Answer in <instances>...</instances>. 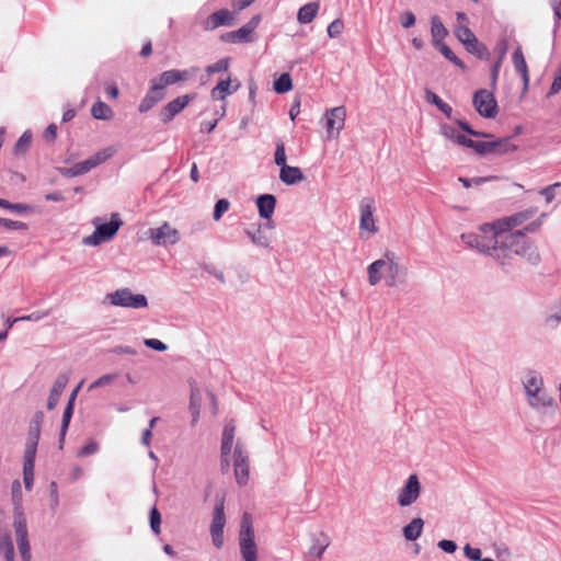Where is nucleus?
<instances>
[{
  "instance_id": "f257e3e1",
  "label": "nucleus",
  "mask_w": 561,
  "mask_h": 561,
  "mask_svg": "<svg viewBox=\"0 0 561 561\" xmlns=\"http://www.w3.org/2000/svg\"><path fill=\"white\" fill-rule=\"evenodd\" d=\"M537 209H526L511 216L500 218L480 227L479 233H463L462 241L471 248L488 253L504 264L514 255H526L536 261L538 254L531 249L524 231L534 232L541 226V219H534Z\"/></svg>"
},
{
  "instance_id": "f03ea898",
  "label": "nucleus",
  "mask_w": 561,
  "mask_h": 561,
  "mask_svg": "<svg viewBox=\"0 0 561 561\" xmlns=\"http://www.w3.org/2000/svg\"><path fill=\"white\" fill-rule=\"evenodd\" d=\"M239 546L244 561H256L257 547L254 540L252 516L249 513H244L242 515L239 533Z\"/></svg>"
},
{
  "instance_id": "7ed1b4c3",
  "label": "nucleus",
  "mask_w": 561,
  "mask_h": 561,
  "mask_svg": "<svg viewBox=\"0 0 561 561\" xmlns=\"http://www.w3.org/2000/svg\"><path fill=\"white\" fill-rule=\"evenodd\" d=\"M398 273V265L392 260H377L368 266V282L374 286L385 279L388 286H394Z\"/></svg>"
},
{
  "instance_id": "20e7f679",
  "label": "nucleus",
  "mask_w": 561,
  "mask_h": 561,
  "mask_svg": "<svg viewBox=\"0 0 561 561\" xmlns=\"http://www.w3.org/2000/svg\"><path fill=\"white\" fill-rule=\"evenodd\" d=\"M181 77L174 72H163V75L152 82L150 91L139 104V111L146 113L151 110L164 96V89L167 85L172 84L180 80Z\"/></svg>"
},
{
  "instance_id": "39448f33",
  "label": "nucleus",
  "mask_w": 561,
  "mask_h": 561,
  "mask_svg": "<svg viewBox=\"0 0 561 561\" xmlns=\"http://www.w3.org/2000/svg\"><path fill=\"white\" fill-rule=\"evenodd\" d=\"M93 225L95 226V231L91 236L83 238V243L87 245H99L111 240L122 226V221L118 219L117 214H114L110 222L101 224L100 218H95Z\"/></svg>"
},
{
  "instance_id": "423d86ee",
  "label": "nucleus",
  "mask_w": 561,
  "mask_h": 561,
  "mask_svg": "<svg viewBox=\"0 0 561 561\" xmlns=\"http://www.w3.org/2000/svg\"><path fill=\"white\" fill-rule=\"evenodd\" d=\"M456 124L457 125L444 124L442 126V134L446 138L455 141L456 144H458L460 146H465V147L469 146V142L471 139L467 136V134L472 135V136L492 137L491 135L480 134V133L473 130L470 127V125L466 122L457 121Z\"/></svg>"
},
{
  "instance_id": "0eeeda50",
  "label": "nucleus",
  "mask_w": 561,
  "mask_h": 561,
  "mask_svg": "<svg viewBox=\"0 0 561 561\" xmlns=\"http://www.w3.org/2000/svg\"><path fill=\"white\" fill-rule=\"evenodd\" d=\"M346 110L344 106L329 108L324 113V127L328 138L336 139L344 128Z\"/></svg>"
},
{
  "instance_id": "6e6552de",
  "label": "nucleus",
  "mask_w": 561,
  "mask_h": 561,
  "mask_svg": "<svg viewBox=\"0 0 561 561\" xmlns=\"http://www.w3.org/2000/svg\"><path fill=\"white\" fill-rule=\"evenodd\" d=\"M473 105L477 112L485 118H494L499 113L497 102L488 90H479L474 93Z\"/></svg>"
},
{
  "instance_id": "1a4fd4ad",
  "label": "nucleus",
  "mask_w": 561,
  "mask_h": 561,
  "mask_svg": "<svg viewBox=\"0 0 561 561\" xmlns=\"http://www.w3.org/2000/svg\"><path fill=\"white\" fill-rule=\"evenodd\" d=\"M232 458L236 481L239 485H245L250 478L249 458L240 443L236 444Z\"/></svg>"
},
{
  "instance_id": "9d476101",
  "label": "nucleus",
  "mask_w": 561,
  "mask_h": 561,
  "mask_svg": "<svg viewBox=\"0 0 561 561\" xmlns=\"http://www.w3.org/2000/svg\"><path fill=\"white\" fill-rule=\"evenodd\" d=\"M148 236L156 245L175 244L180 240V232L169 222H163L160 227L148 230Z\"/></svg>"
},
{
  "instance_id": "9b49d317",
  "label": "nucleus",
  "mask_w": 561,
  "mask_h": 561,
  "mask_svg": "<svg viewBox=\"0 0 561 561\" xmlns=\"http://www.w3.org/2000/svg\"><path fill=\"white\" fill-rule=\"evenodd\" d=\"M14 528L18 548L23 561H31V549L27 538L26 520L21 512L15 513Z\"/></svg>"
},
{
  "instance_id": "f8f14e48",
  "label": "nucleus",
  "mask_w": 561,
  "mask_h": 561,
  "mask_svg": "<svg viewBox=\"0 0 561 561\" xmlns=\"http://www.w3.org/2000/svg\"><path fill=\"white\" fill-rule=\"evenodd\" d=\"M108 299L112 305L130 307V308H144L147 306V299L144 295H134L129 289L124 288L116 290L108 295Z\"/></svg>"
},
{
  "instance_id": "ddd939ff",
  "label": "nucleus",
  "mask_w": 561,
  "mask_h": 561,
  "mask_svg": "<svg viewBox=\"0 0 561 561\" xmlns=\"http://www.w3.org/2000/svg\"><path fill=\"white\" fill-rule=\"evenodd\" d=\"M114 153L112 148L103 149L89 159L73 164L68 173L72 176L81 175L111 158Z\"/></svg>"
},
{
  "instance_id": "4468645a",
  "label": "nucleus",
  "mask_w": 561,
  "mask_h": 561,
  "mask_svg": "<svg viewBox=\"0 0 561 561\" xmlns=\"http://www.w3.org/2000/svg\"><path fill=\"white\" fill-rule=\"evenodd\" d=\"M226 524L224 502L220 501L216 504L213 520L210 524V535L213 543L217 548H221L224 545V527Z\"/></svg>"
},
{
  "instance_id": "2eb2a0df",
  "label": "nucleus",
  "mask_w": 561,
  "mask_h": 561,
  "mask_svg": "<svg viewBox=\"0 0 561 561\" xmlns=\"http://www.w3.org/2000/svg\"><path fill=\"white\" fill-rule=\"evenodd\" d=\"M375 202L373 198H363L359 205L360 220L359 228L366 231L369 236L377 232V226L374 218Z\"/></svg>"
},
{
  "instance_id": "dca6fc26",
  "label": "nucleus",
  "mask_w": 561,
  "mask_h": 561,
  "mask_svg": "<svg viewBox=\"0 0 561 561\" xmlns=\"http://www.w3.org/2000/svg\"><path fill=\"white\" fill-rule=\"evenodd\" d=\"M234 23V12L228 9H220L206 18L203 27L205 31H214L220 26H232Z\"/></svg>"
},
{
  "instance_id": "f3484780",
  "label": "nucleus",
  "mask_w": 561,
  "mask_h": 561,
  "mask_svg": "<svg viewBox=\"0 0 561 561\" xmlns=\"http://www.w3.org/2000/svg\"><path fill=\"white\" fill-rule=\"evenodd\" d=\"M421 493V484L415 474L409 477L407 483L399 491L398 503L401 506H409L414 503Z\"/></svg>"
},
{
  "instance_id": "a211bd4d",
  "label": "nucleus",
  "mask_w": 561,
  "mask_h": 561,
  "mask_svg": "<svg viewBox=\"0 0 561 561\" xmlns=\"http://www.w3.org/2000/svg\"><path fill=\"white\" fill-rule=\"evenodd\" d=\"M195 94H186L169 102L161 111V119L164 123L172 121L176 114L183 111L186 105L195 99Z\"/></svg>"
},
{
  "instance_id": "6ab92c4d",
  "label": "nucleus",
  "mask_w": 561,
  "mask_h": 561,
  "mask_svg": "<svg viewBox=\"0 0 561 561\" xmlns=\"http://www.w3.org/2000/svg\"><path fill=\"white\" fill-rule=\"evenodd\" d=\"M236 427L232 422L225 425L221 438V463L222 467H229L230 454L233 447Z\"/></svg>"
},
{
  "instance_id": "aec40b11",
  "label": "nucleus",
  "mask_w": 561,
  "mask_h": 561,
  "mask_svg": "<svg viewBox=\"0 0 561 561\" xmlns=\"http://www.w3.org/2000/svg\"><path fill=\"white\" fill-rule=\"evenodd\" d=\"M36 453V442L32 440L27 444L24 459V483L26 489H31L34 481V459Z\"/></svg>"
},
{
  "instance_id": "412c9836",
  "label": "nucleus",
  "mask_w": 561,
  "mask_h": 561,
  "mask_svg": "<svg viewBox=\"0 0 561 561\" xmlns=\"http://www.w3.org/2000/svg\"><path fill=\"white\" fill-rule=\"evenodd\" d=\"M238 88L239 82L237 80H231L229 77L227 79H221L213 89L211 98L214 100H224L227 95L236 92Z\"/></svg>"
},
{
  "instance_id": "4be33fe9",
  "label": "nucleus",
  "mask_w": 561,
  "mask_h": 561,
  "mask_svg": "<svg viewBox=\"0 0 561 561\" xmlns=\"http://www.w3.org/2000/svg\"><path fill=\"white\" fill-rule=\"evenodd\" d=\"M259 214L264 219H270L275 210L276 198L271 194L259 196L256 201Z\"/></svg>"
},
{
  "instance_id": "5701e85b",
  "label": "nucleus",
  "mask_w": 561,
  "mask_h": 561,
  "mask_svg": "<svg viewBox=\"0 0 561 561\" xmlns=\"http://www.w3.org/2000/svg\"><path fill=\"white\" fill-rule=\"evenodd\" d=\"M279 179L287 185H293L304 179L302 172L298 167L283 165L279 172Z\"/></svg>"
},
{
  "instance_id": "b1692460",
  "label": "nucleus",
  "mask_w": 561,
  "mask_h": 561,
  "mask_svg": "<svg viewBox=\"0 0 561 561\" xmlns=\"http://www.w3.org/2000/svg\"><path fill=\"white\" fill-rule=\"evenodd\" d=\"M528 401L533 408L543 409L547 407H551L554 401L553 398L548 396L543 389L538 391L528 392Z\"/></svg>"
},
{
  "instance_id": "393cba45",
  "label": "nucleus",
  "mask_w": 561,
  "mask_h": 561,
  "mask_svg": "<svg viewBox=\"0 0 561 561\" xmlns=\"http://www.w3.org/2000/svg\"><path fill=\"white\" fill-rule=\"evenodd\" d=\"M68 382V377L66 375H59L55 380L53 389L50 391V396L48 398L47 407L48 409H54Z\"/></svg>"
},
{
  "instance_id": "a878e982",
  "label": "nucleus",
  "mask_w": 561,
  "mask_h": 561,
  "mask_svg": "<svg viewBox=\"0 0 561 561\" xmlns=\"http://www.w3.org/2000/svg\"><path fill=\"white\" fill-rule=\"evenodd\" d=\"M320 4L318 2H309L302 5L297 14V20L301 24H308L313 21L319 11Z\"/></svg>"
},
{
  "instance_id": "bb28decb",
  "label": "nucleus",
  "mask_w": 561,
  "mask_h": 561,
  "mask_svg": "<svg viewBox=\"0 0 561 561\" xmlns=\"http://www.w3.org/2000/svg\"><path fill=\"white\" fill-rule=\"evenodd\" d=\"M220 39L225 43H249L252 41L249 31L242 26L239 30L225 33L220 36Z\"/></svg>"
},
{
  "instance_id": "cd10ccee",
  "label": "nucleus",
  "mask_w": 561,
  "mask_h": 561,
  "mask_svg": "<svg viewBox=\"0 0 561 561\" xmlns=\"http://www.w3.org/2000/svg\"><path fill=\"white\" fill-rule=\"evenodd\" d=\"M431 33L434 46L438 43H443V39L447 36L448 32L440 19L436 15L431 19Z\"/></svg>"
},
{
  "instance_id": "c85d7f7f",
  "label": "nucleus",
  "mask_w": 561,
  "mask_h": 561,
  "mask_svg": "<svg viewBox=\"0 0 561 561\" xmlns=\"http://www.w3.org/2000/svg\"><path fill=\"white\" fill-rule=\"evenodd\" d=\"M493 153L505 154L514 152L517 146L512 142L511 138H499L492 140Z\"/></svg>"
},
{
  "instance_id": "c756f323",
  "label": "nucleus",
  "mask_w": 561,
  "mask_h": 561,
  "mask_svg": "<svg viewBox=\"0 0 561 561\" xmlns=\"http://www.w3.org/2000/svg\"><path fill=\"white\" fill-rule=\"evenodd\" d=\"M423 520L421 518H414L410 524L403 528V535L407 540H415L420 537L423 529Z\"/></svg>"
},
{
  "instance_id": "7c9ffc66",
  "label": "nucleus",
  "mask_w": 561,
  "mask_h": 561,
  "mask_svg": "<svg viewBox=\"0 0 561 561\" xmlns=\"http://www.w3.org/2000/svg\"><path fill=\"white\" fill-rule=\"evenodd\" d=\"M91 114L96 119H110L113 116V111L104 102H96L91 108Z\"/></svg>"
},
{
  "instance_id": "2f4dec72",
  "label": "nucleus",
  "mask_w": 561,
  "mask_h": 561,
  "mask_svg": "<svg viewBox=\"0 0 561 561\" xmlns=\"http://www.w3.org/2000/svg\"><path fill=\"white\" fill-rule=\"evenodd\" d=\"M465 46L470 54L477 55L480 59L488 58L489 56L486 47L476 36L470 42H467Z\"/></svg>"
},
{
  "instance_id": "473e14b6",
  "label": "nucleus",
  "mask_w": 561,
  "mask_h": 561,
  "mask_svg": "<svg viewBox=\"0 0 561 561\" xmlns=\"http://www.w3.org/2000/svg\"><path fill=\"white\" fill-rule=\"evenodd\" d=\"M0 554H3L5 561H14V548L8 535H0Z\"/></svg>"
},
{
  "instance_id": "72a5a7b5",
  "label": "nucleus",
  "mask_w": 561,
  "mask_h": 561,
  "mask_svg": "<svg viewBox=\"0 0 561 561\" xmlns=\"http://www.w3.org/2000/svg\"><path fill=\"white\" fill-rule=\"evenodd\" d=\"M426 100L435 104L447 117L451 115V107L432 91H426Z\"/></svg>"
},
{
  "instance_id": "f704fd0d",
  "label": "nucleus",
  "mask_w": 561,
  "mask_h": 561,
  "mask_svg": "<svg viewBox=\"0 0 561 561\" xmlns=\"http://www.w3.org/2000/svg\"><path fill=\"white\" fill-rule=\"evenodd\" d=\"M524 385L527 393L531 391L535 392L542 389V379L541 377L530 373L525 377Z\"/></svg>"
},
{
  "instance_id": "c9c22d12",
  "label": "nucleus",
  "mask_w": 561,
  "mask_h": 561,
  "mask_svg": "<svg viewBox=\"0 0 561 561\" xmlns=\"http://www.w3.org/2000/svg\"><path fill=\"white\" fill-rule=\"evenodd\" d=\"M435 48L442 53V55L454 62L457 67L462 68L463 65L461 60L454 54V51L443 42L435 45Z\"/></svg>"
},
{
  "instance_id": "e433bc0d",
  "label": "nucleus",
  "mask_w": 561,
  "mask_h": 561,
  "mask_svg": "<svg viewBox=\"0 0 561 561\" xmlns=\"http://www.w3.org/2000/svg\"><path fill=\"white\" fill-rule=\"evenodd\" d=\"M468 148L474 149L480 154L493 153L492 140L476 141L471 139Z\"/></svg>"
},
{
  "instance_id": "4c0bfd02",
  "label": "nucleus",
  "mask_w": 561,
  "mask_h": 561,
  "mask_svg": "<svg viewBox=\"0 0 561 561\" xmlns=\"http://www.w3.org/2000/svg\"><path fill=\"white\" fill-rule=\"evenodd\" d=\"M291 87V79L288 72H283V75L274 83V89L277 93H285L289 91Z\"/></svg>"
},
{
  "instance_id": "58836bf2",
  "label": "nucleus",
  "mask_w": 561,
  "mask_h": 561,
  "mask_svg": "<svg viewBox=\"0 0 561 561\" xmlns=\"http://www.w3.org/2000/svg\"><path fill=\"white\" fill-rule=\"evenodd\" d=\"M0 207H2L4 209L12 210V211H16V213H27V211L32 210L31 206H28L26 204H20V203L13 204L3 198H0Z\"/></svg>"
},
{
  "instance_id": "ea45409f",
  "label": "nucleus",
  "mask_w": 561,
  "mask_h": 561,
  "mask_svg": "<svg viewBox=\"0 0 561 561\" xmlns=\"http://www.w3.org/2000/svg\"><path fill=\"white\" fill-rule=\"evenodd\" d=\"M455 34L463 45L467 42H470V39H473V37L476 36L474 33L468 26L463 25L457 26L455 30Z\"/></svg>"
},
{
  "instance_id": "a19ab883",
  "label": "nucleus",
  "mask_w": 561,
  "mask_h": 561,
  "mask_svg": "<svg viewBox=\"0 0 561 561\" xmlns=\"http://www.w3.org/2000/svg\"><path fill=\"white\" fill-rule=\"evenodd\" d=\"M32 142V134L30 131H25L15 145V152L22 153L28 149Z\"/></svg>"
},
{
  "instance_id": "79ce46f5",
  "label": "nucleus",
  "mask_w": 561,
  "mask_h": 561,
  "mask_svg": "<svg viewBox=\"0 0 561 561\" xmlns=\"http://www.w3.org/2000/svg\"><path fill=\"white\" fill-rule=\"evenodd\" d=\"M513 64L515 70H528L524 54L520 47H517L513 53Z\"/></svg>"
},
{
  "instance_id": "37998d69",
  "label": "nucleus",
  "mask_w": 561,
  "mask_h": 561,
  "mask_svg": "<svg viewBox=\"0 0 561 561\" xmlns=\"http://www.w3.org/2000/svg\"><path fill=\"white\" fill-rule=\"evenodd\" d=\"M506 50H507V43H506V41L505 39L500 41L497 43V45H496V51L499 54V58L494 62V65L492 66L491 70H493V71L500 70L501 64H502V58L506 54Z\"/></svg>"
},
{
  "instance_id": "c03bdc74",
  "label": "nucleus",
  "mask_w": 561,
  "mask_h": 561,
  "mask_svg": "<svg viewBox=\"0 0 561 561\" xmlns=\"http://www.w3.org/2000/svg\"><path fill=\"white\" fill-rule=\"evenodd\" d=\"M229 207L230 203L227 199H219L215 205L213 214L214 219L218 221L222 217V215L229 209Z\"/></svg>"
},
{
  "instance_id": "a18cd8bd",
  "label": "nucleus",
  "mask_w": 561,
  "mask_h": 561,
  "mask_svg": "<svg viewBox=\"0 0 561 561\" xmlns=\"http://www.w3.org/2000/svg\"><path fill=\"white\" fill-rule=\"evenodd\" d=\"M328 546V538L324 535H321V538L317 539V543L310 549V553L320 558Z\"/></svg>"
},
{
  "instance_id": "49530a36",
  "label": "nucleus",
  "mask_w": 561,
  "mask_h": 561,
  "mask_svg": "<svg viewBox=\"0 0 561 561\" xmlns=\"http://www.w3.org/2000/svg\"><path fill=\"white\" fill-rule=\"evenodd\" d=\"M274 159L275 163L280 168L286 164V150L284 142H277Z\"/></svg>"
},
{
  "instance_id": "de8ad7c7",
  "label": "nucleus",
  "mask_w": 561,
  "mask_h": 561,
  "mask_svg": "<svg viewBox=\"0 0 561 561\" xmlns=\"http://www.w3.org/2000/svg\"><path fill=\"white\" fill-rule=\"evenodd\" d=\"M343 27H344L343 21L340 19H336L329 24L328 35L332 38L337 37L342 33Z\"/></svg>"
},
{
  "instance_id": "09e8293b",
  "label": "nucleus",
  "mask_w": 561,
  "mask_h": 561,
  "mask_svg": "<svg viewBox=\"0 0 561 561\" xmlns=\"http://www.w3.org/2000/svg\"><path fill=\"white\" fill-rule=\"evenodd\" d=\"M73 408L71 407V402H68L67 408L65 409L64 415H62V425H61V438L65 437L67 428L69 426L71 416H72Z\"/></svg>"
},
{
  "instance_id": "8fccbe9b",
  "label": "nucleus",
  "mask_w": 561,
  "mask_h": 561,
  "mask_svg": "<svg viewBox=\"0 0 561 561\" xmlns=\"http://www.w3.org/2000/svg\"><path fill=\"white\" fill-rule=\"evenodd\" d=\"M1 226L4 227L5 229H12V230H26L27 229V225L25 222L11 220V219H7V218H4L3 221H1Z\"/></svg>"
},
{
  "instance_id": "3c124183",
  "label": "nucleus",
  "mask_w": 561,
  "mask_h": 561,
  "mask_svg": "<svg viewBox=\"0 0 561 561\" xmlns=\"http://www.w3.org/2000/svg\"><path fill=\"white\" fill-rule=\"evenodd\" d=\"M161 516L156 507L150 513V526L156 534L160 533Z\"/></svg>"
},
{
  "instance_id": "603ef678",
  "label": "nucleus",
  "mask_w": 561,
  "mask_h": 561,
  "mask_svg": "<svg viewBox=\"0 0 561 561\" xmlns=\"http://www.w3.org/2000/svg\"><path fill=\"white\" fill-rule=\"evenodd\" d=\"M99 445L94 440H90L88 444H85L78 453L80 457H85L93 455L98 451Z\"/></svg>"
},
{
  "instance_id": "864d4df0",
  "label": "nucleus",
  "mask_w": 561,
  "mask_h": 561,
  "mask_svg": "<svg viewBox=\"0 0 561 561\" xmlns=\"http://www.w3.org/2000/svg\"><path fill=\"white\" fill-rule=\"evenodd\" d=\"M230 57H224L216 61L214 65H209L205 68V70H228L230 67Z\"/></svg>"
},
{
  "instance_id": "5fc2aeb1",
  "label": "nucleus",
  "mask_w": 561,
  "mask_h": 561,
  "mask_svg": "<svg viewBox=\"0 0 561 561\" xmlns=\"http://www.w3.org/2000/svg\"><path fill=\"white\" fill-rule=\"evenodd\" d=\"M400 22L404 28H409L414 25L415 15L411 11H407L401 15Z\"/></svg>"
},
{
  "instance_id": "6e6d98bb",
  "label": "nucleus",
  "mask_w": 561,
  "mask_h": 561,
  "mask_svg": "<svg viewBox=\"0 0 561 561\" xmlns=\"http://www.w3.org/2000/svg\"><path fill=\"white\" fill-rule=\"evenodd\" d=\"M557 186H560L559 183H556L553 185L547 186L540 191V194L545 197L547 203H551L554 198V188Z\"/></svg>"
},
{
  "instance_id": "4d7b16f0",
  "label": "nucleus",
  "mask_w": 561,
  "mask_h": 561,
  "mask_svg": "<svg viewBox=\"0 0 561 561\" xmlns=\"http://www.w3.org/2000/svg\"><path fill=\"white\" fill-rule=\"evenodd\" d=\"M465 554L473 561L481 560V550L478 548H472L469 545L465 547Z\"/></svg>"
},
{
  "instance_id": "13d9d810",
  "label": "nucleus",
  "mask_w": 561,
  "mask_h": 561,
  "mask_svg": "<svg viewBox=\"0 0 561 561\" xmlns=\"http://www.w3.org/2000/svg\"><path fill=\"white\" fill-rule=\"evenodd\" d=\"M145 345L156 351H165L167 345L157 339L145 340Z\"/></svg>"
},
{
  "instance_id": "bf43d9fd",
  "label": "nucleus",
  "mask_w": 561,
  "mask_h": 561,
  "mask_svg": "<svg viewBox=\"0 0 561 561\" xmlns=\"http://www.w3.org/2000/svg\"><path fill=\"white\" fill-rule=\"evenodd\" d=\"M255 0H232L231 7L233 9V12H239L241 10H244L250 4H252Z\"/></svg>"
},
{
  "instance_id": "052dcab7",
  "label": "nucleus",
  "mask_w": 561,
  "mask_h": 561,
  "mask_svg": "<svg viewBox=\"0 0 561 561\" xmlns=\"http://www.w3.org/2000/svg\"><path fill=\"white\" fill-rule=\"evenodd\" d=\"M114 378H115V376H113V375H104V376L100 377L98 380H95L93 383H91L90 389L108 385L114 380Z\"/></svg>"
},
{
  "instance_id": "680f3d73",
  "label": "nucleus",
  "mask_w": 561,
  "mask_h": 561,
  "mask_svg": "<svg viewBox=\"0 0 561 561\" xmlns=\"http://www.w3.org/2000/svg\"><path fill=\"white\" fill-rule=\"evenodd\" d=\"M198 390L193 389L191 392V410L193 412L194 417H196L199 413V404L197 403Z\"/></svg>"
},
{
  "instance_id": "e2e57ef3",
  "label": "nucleus",
  "mask_w": 561,
  "mask_h": 561,
  "mask_svg": "<svg viewBox=\"0 0 561 561\" xmlns=\"http://www.w3.org/2000/svg\"><path fill=\"white\" fill-rule=\"evenodd\" d=\"M159 421V417H153L150 420V426L142 434V443L146 446H149L151 439V430L154 427L156 423Z\"/></svg>"
},
{
  "instance_id": "0e129e2a",
  "label": "nucleus",
  "mask_w": 561,
  "mask_h": 561,
  "mask_svg": "<svg viewBox=\"0 0 561 561\" xmlns=\"http://www.w3.org/2000/svg\"><path fill=\"white\" fill-rule=\"evenodd\" d=\"M438 547H439L442 550H444L445 552H448V553H453V552H455V551H456V549H457V546H456V543H455L454 541H451V540H446V539L440 540V541L438 542Z\"/></svg>"
},
{
  "instance_id": "69168bd1",
  "label": "nucleus",
  "mask_w": 561,
  "mask_h": 561,
  "mask_svg": "<svg viewBox=\"0 0 561 561\" xmlns=\"http://www.w3.org/2000/svg\"><path fill=\"white\" fill-rule=\"evenodd\" d=\"M260 21H261V16L257 14V15H254L253 18H251V20L243 26L249 31V34L252 35L254 30L259 26Z\"/></svg>"
},
{
  "instance_id": "338daca9",
  "label": "nucleus",
  "mask_w": 561,
  "mask_h": 561,
  "mask_svg": "<svg viewBox=\"0 0 561 561\" xmlns=\"http://www.w3.org/2000/svg\"><path fill=\"white\" fill-rule=\"evenodd\" d=\"M561 90V72L557 76L551 84V89L548 95L558 93Z\"/></svg>"
},
{
  "instance_id": "774afa93",
  "label": "nucleus",
  "mask_w": 561,
  "mask_h": 561,
  "mask_svg": "<svg viewBox=\"0 0 561 561\" xmlns=\"http://www.w3.org/2000/svg\"><path fill=\"white\" fill-rule=\"evenodd\" d=\"M56 135H57V127L54 124L49 125L44 133V137L47 140H54L56 138Z\"/></svg>"
}]
</instances>
